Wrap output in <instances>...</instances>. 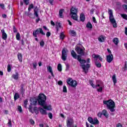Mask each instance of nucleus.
<instances>
[{
    "mask_svg": "<svg viewBox=\"0 0 127 127\" xmlns=\"http://www.w3.org/2000/svg\"><path fill=\"white\" fill-rule=\"evenodd\" d=\"M7 71L8 72H10V71H11V66H10V64H8L7 65Z\"/></svg>",
    "mask_w": 127,
    "mask_h": 127,
    "instance_id": "79ce46f5",
    "label": "nucleus"
},
{
    "mask_svg": "<svg viewBox=\"0 0 127 127\" xmlns=\"http://www.w3.org/2000/svg\"><path fill=\"white\" fill-rule=\"evenodd\" d=\"M2 38L3 40H6V38H7V35H6V33L2 34Z\"/></svg>",
    "mask_w": 127,
    "mask_h": 127,
    "instance_id": "7c9ffc66",
    "label": "nucleus"
},
{
    "mask_svg": "<svg viewBox=\"0 0 127 127\" xmlns=\"http://www.w3.org/2000/svg\"><path fill=\"white\" fill-rule=\"evenodd\" d=\"M48 116H49V118L51 119V120H52V118H53V115H52V113H49L48 114Z\"/></svg>",
    "mask_w": 127,
    "mask_h": 127,
    "instance_id": "49530a36",
    "label": "nucleus"
},
{
    "mask_svg": "<svg viewBox=\"0 0 127 127\" xmlns=\"http://www.w3.org/2000/svg\"><path fill=\"white\" fill-rule=\"evenodd\" d=\"M30 104L29 106V111L32 114L34 112L32 110V106H37V102L39 106H44L46 103V96L44 94H40L38 96V99L36 97H33L30 99Z\"/></svg>",
    "mask_w": 127,
    "mask_h": 127,
    "instance_id": "f03ea898",
    "label": "nucleus"
},
{
    "mask_svg": "<svg viewBox=\"0 0 127 127\" xmlns=\"http://www.w3.org/2000/svg\"><path fill=\"white\" fill-rule=\"evenodd\" d=\"M0 6L2 9H4V4H0Z\"/></svg>",
    "mask_w": 127,
    "mask_h": 127,
    "instance_id": "5fc2aeb1",
    "label": "nucleus"
},
{
    "mask_svg": "<svg viewBox=\"0 0 127 127\" xmlns=\"http://www.w3.org/2000/svg\"><path fill=\"white\" fill-rule=\"evenodd\" d=\"M87 120L90 124L92 125H99V120H98L97 118H94L93 119L92 117H89Z\"/></svg>",
    "mask_w": 127,
    "mask_h": 127,
    "instance_id": "6e6552de",
    "label": "nucleus"
},
{
    "mask_svg": "<svg viewBox=\"0 0 127 127\" xmlns=\"http://www.w3.org/2000/svg\"><path fill=\"white\" fill-rule=\"evenodd\" d=\"M58 85H59L60 86H62V85H63V82H62V81L60 80L58 82Z\"/></svg>",
    "mask_w": 127,
    "mask_h": 127,
    "instance_id": "3c124183",
    "label": "nucleus"
},
{
    "mask_svg": "<svg viewBox=\"0 0 127 127\" xmlns=\"http://www.w3.org/2000/svg\"><path fill=\"white\" fill-rule=\"evenodd\" d=\"M100 83H101V81L100 80L96 81V84H97V85H95V86H96V88L97 87H100Z\"/></svg>",
    "mask_w": 127,
    "mask_h": 127,
    "instance_id": "c03bdc74",
    "label": "nucleus"
},
{
    "mask_svg": "<svg viewBox=\"0 0 127 127\" xmlns=\"http://www.w3.org/2000/svg\"><path fill=\"white\" fill-rule=\"evenodd\" d=\"M75 50L77 52V54H79V55H77V60L78 62L80 63V67H81L85 73H88L89 68L91 67V64H85L86 63V60L81 59V56H85V52L84 51V49L81 48L80 47L76 46Z\"/></svg>",
    "mask_w": 127,
    "mask_h": 127,
    "instance_id": "f257e3e1",
    "label": "nucleus"
},
{
    "mask_svg": "<svg viewBox=\"0 0 127 127\" xmlns=\"http://www.w3.org/2000/svg\"><path fill=\"white\" fill-rule=\"evenodd\" d=\"M70 34L72 35V36H76V35H77L76 31H75L74 30H70Z\"/></svg>",
    "mask_w": 127,
    "mask_h": 127,
    "instance_id": "a878e982",
    "label": "nucleus"
},
{
    "mask_svg": "<svg viewBox=\"0 0 127 127\" xmlns=\"http://www.w3.org/2000/svg\"><path fill=\"white\" fill-rule=\"evenodd\" d=\"M23 87H24L23 84H21L20 91H21V93L22 94V95H23V94H24V92L25 91V90L24 89Z\"/></svg>",
    "mask_w": 127,
    "mask_h": 127,
    "instance_id": "cd10ccee",
    "label": "nucleus"
},
{
    "mask_svg": "<svg viewBox=\"0 0 127 127\" xmlns=\"http://www.w3.org/2000/svg\"><path fill=\"white\" fill-rule=\"evenodd\" d=\"M34 15L36 17H39V16L38 15V8H37V6L35 7Z\"/></svg>",
    "mask_w": 127,
    "mask_h": 127,
    "instance_id": "4468645a",
    "label": "nucleus"
},
{
    "mask_svg": "<svg viewBox=\"0 0 127 127\" xmlns=\"http://www.w3.org/2000/svg\"><path fill=\"white\" fill-rule=\"evenodd\" d=\"M39 108H37V107H35L33 109L34 112H35L36 115H38L39 114Z\"/></svg>",
    "mask_w": 127,
    "mask_h": 127,
    "instance_id": "4be33fe9",
    "label": "nucleus"
},
{
    "mask_svg": "<svg viewBox=\"0 0 127 127\" xmlns=\"http://www.w3.org/2000/svg\"><path fill=\"white\" fill-rule=\"evenodd\" d=\"M23 2L26 5H28L29 4V0H23Z\"/></svg>",
    "mask_w": 127,
    "mask_h": 127,
    "instance_id": "4c0bfd02",
    "label": "nucleus"
},
{
    "mask_svg": "<svg viewBox=\"0 0 127 127\" xmlns=\"http://www.w3.org/2000/svg\"><path fill=\"white\" fill-rule=\"evenodd\" d=\"M29 7L30 8H33L34 7V6H33V4H31L30 5H29Z\"/></svg>",
    "mask_w": 127,
    "mask_h": 127,
    "instance_id": "69168bd1",
    "label": "nucleus"
},
{
    "mask_svg": "<svg viewBox=\"0 0 127 127\" xmlns=\"http://www.w3.org/2000/svg\"><path fill=\"white\" fill-rule=\"evenodd\" d=\"M63 92L64 93H67V88L66 87V86H65V85H64L63 87Z\"/></svg>",
    "mask_w": 127,
    "mask_h": 127,
    "instance_id": "ea45409f",
    "label": "nucleus"
},
{
    "mask_svg": "<svg viewBox=\"0 0 127 127\" xmlns=\"http://www.w3.org/2000/svg\"><path fill=\"white\" fill-rule=\"evenodd\" d=\"M8 126L9 127H12V125L11 124V121L10 120V119L9 120V121L8 122Z\"/></svg>",
    "mask_w": 127,
    "mask_h": 127,
    "instance_id": "37998d69",
    "label": "nucleus"
},
{
    "mask_svg": "<svg viewBox=\"0 0 127 127\" xmlns=\"http://www.w3.org/2000/svg\"><path fill=\"white\" fill-rule=\"evenodd\" d=\"M56 23H57L58 27H60V28H61L62 27V26H61V23L59 22V23H58V22H56Z\"/></svg>",
    "mask_w": 127,
    "mask_h": 127,
    "instance_id": "6e6d98bb",
    "label": "nucleus"
},
{
    "mask_svg": "<svg viewBox=\"0 0 127 127\" xmlns=\"http://www.w3.org/2000/svg\"><path fill=\"white\" fill-rule=\"evenodd\" d=\"M85 14L84 13H81L80 15V21H82V22H84L85 21Z\"/></svg>",
    "mask_w": 127,
    "mask_h": 127,
    "instance_id": "6ab92c4d",
    "label": "nucleus"
},
{
    "mask_svg": "<svg viewBox=\"0 0 127 127\" xmlns=\"http://www.w3.org/2000/svg\"><path fill=\"white\" fill-rule=\"evenodd\" d=\"M47 70L49 73L51 72L52 71V67L51 66H49L47 67Z\"/></svg>",
    "mask_w": 127,
    "mask_h": 127,
    "instance_id": "e433bc0d",
    "label": "nucleus"
},
{
    "mask_svg": "<svg viewBox=\"0 0 127 127\" xmlns=\"http://www.w3.org/2000/svg\"><path fill=\"white\" fill-rule=\"evenodd\" d=\"M40 33L42 35H45V33L43 32L42 28H38L33 32V35L34 37H37V34Z\"/></svg>",
    "mask_w": 127,
    "mask_h": 127,
    "instance_id": "0eeeda50",
    "label": "nucleus"
},
{
    "mask_svg": "<svg viewBox=\"0 0 127 127\" xmlns=\"http://www.w3.org/2000/svg\"><path fill=\"white\" fill-rule=\"evenodd\" d=\"M74 119L73 118H70L66 121V126L67 127H77L75 125L74 126Z\"/></svg>",
    "mask_w": 127,
    "mask_h": 127,
    "instance_id": "9d476101",
    "label": "nucleus"
},
{
    "mask_svg": "<svg viewBox=\"0 0 127 127\" xmlns=\"http://www.w3.org/2000/svg\"><path fill=\"white\" fill-rule=\"evenodd\" d=\"M102 115H103V116H104V117H106L107 119L108 118H109V114H108V111H107V110H103L102 111Z\"/></svg>",
    "mask_w": 127,
    "mask_h": 127,
    "instance_id": "f3484780",
    "label": "nucleus"
},
{
    "mask_svg": "<svg viewBox=\"0 0 127 127\" xmlns=\"http://www.w3.org/2000/svg\"><path fill=\"white\" fill-rule=\"evenodd\" d=\"M33 66L34 69H36V66H37V63L36 62H34L33 63Z\"/></svg>",
    "mask_w": 127,
    "mask_h": 127,
    "instance_id": "de8ad7c7",
    "label": "nucleus"
},
{
    "mask_svg": "<svg viewBox=\"0 0 127 127\" xmlns=\"http://www.w3.org/2000/svg\"><path fill=\"white\" fill-rule=\"evenodd\" d=\"M13 32H14V33H16V32H17V30L15 28V26H13Z\"/></svg>",
    "mask_w": 127,
    "mask_h": 127,
    "instance_id": "8fccbe9b",
    "label": "nucleus"
},
{
    "mask_svg": "<svg viewBox=\"0 0 127 127\" xmlns=\"http://www.w3.org/2000/svg\"><path fill=\"white\" fill-rule=\"evenodd\" d=\"M125 34L127 36V27H125Z\"/></svg>",
    "mask_w": 127,
    "mask_h": 127,
    "instance_id": "774afa93",
    "label": "nucleus"
},
{
    "mask_svg": "<svg viewBox=\"0 0 127 127\" xmlns=\"http://www.w3.org/2000/svg\"><path fill=\"white\" fill-rule=\"evenodd\" d=\"M113 43L115 44V45H118L119 44V38H114L113 40Z\"/></svg>",
    "mask_w": 127,
    "mask_h": 127,
    "instance_id": "412c9836",
    "label": "nucleus"
},
{
    "mask_svg": "<svg viewBox=\"0 0 127 127\" xmlns=\"http://www.w3.org/2000/svg\"><path fill=\"white\" fill-rule=\"evenodd\" d=\"M94 11H95V9L92 8L90 10V13L91 14H93V13H94Z\"/></svg>",
    "mask_w": 127,
    "mask_h": 127,
    "instance_id": "e2e57ef3",
    "label": "nucleus"
},
{
    "mask_svg": "<svg viewBox=\"0 0 127 127\" xmlns=\"http://www.w3.org/2000/svg\"><path fill=\"white\" fill-rule=\"evenodd\" d=\"M39 110L40 111V113L41 114V115H47L46 110H44V109H43V108H41V107H39Z\"/></svg>",
    "mask_w": 127,
    "mask_h": 127,
    "instance_id": "f8f14e48",
    "label": "nucleus"
},
{
    "mask_svg": "<svg viewBox=\"0 0 127 127\" xmlns=\"http://www.w3.org/2000/svg\"><path fill=\"white\" fill-rule=\"evenodd\" d=\"M121 16L123 17L124 19H126L127 20V15L126 14H121Z\"/></svg>",
    "mask_w": 127,
    "mask_h": 127,
    "instance_id": "f704fd0d",
    "label": "nucleus"
},
{
    "mask_svg": "<svg viewBox=\"0 0 127 127\" xmlns=\"http://www.w3.org/2000/svg\"><path fill=\"white\" fill-rule=\"evenodd\" d=\"M60 37L61 39H62L63 40V39H64V38L65 37V36L64 35V32H62L61 33V34L60 35Z\"/></svg>",
    "mask_w": 127,
    "mask_h": 127,
    "instance_id": "473e14b6",
    "label": "nucleus"
},
{
    "mask_svg": "<svg viewBox=\"0 0 127 127\" xmlns=\"http://www.w3.org/2000/svg\"><path fill=\"white\" fill-rule=\"evenodd\" d=\"M25 14L26 15H32V13H29L28 12H25Z\"/></svg>",
    "mask_w": 127,
    "mask_h": 127,
    "instance_id": "13d9d810",
    "label": "nucleus"
},
{
    "mask_svg": "<svg viewBox=\"0 0 127 127\" xmlns=\"http://www.w3.org/2000/svg\"><path fill=\"white\" fill-rule=\"evenodd\" d=\"M98 40L100 42H104L105 41V37L103 36H101L100 38H98Z\"/></svg>",
    "mask_w": 127,
    "mask_h": 127,
    "instance_id": "393cba45",
    "label": "nucleus"
},
{
    "mask_svg": "<svg viewBox=\"0 0 127 127\" xmlns=\"http://www.w3.org/2000/svg\"><path fill=\"white\" fill-rule=\"evenodd\" d=\"M28 103V100H27V99H26L24 101V108H25L26 109V108H27V104Z\"/></svg>",
    "mask_w": 127,
    "mask_h": 127,
    "instance_id": "72a5a7b5",
    "label": "nucleus"
},
{
    "mask_svg": "<svg viewBox=\"0 0 127 127\" xmlns=\"http://www.w3.org/2000/svg\"><path fill=\"white\" fill-rule=\"evenodd\" d=\"M71 55L73 57V58H74V59H77V57H78V56H77V54H76V52H75V51L74 50L71 51Z\"/></svg>",
    "mask_w": 127,
    "mask_h": 127,
    "instance_id": "ddd939ff",
    "label": "nucleus"
},
{
    "mask_svg": "<svg viewBox=\"0 0 127 127\" xmlns=\"http://www.w3.org/2000/svg\"><path fill=\"white\" fill-rule=\"evenodd\" d=\"M94 55V58H95V59L99 58V57H100L99 55Z\"/></svg>",
    "mask_w": 127,
    "mask_h": 127,
    "instance_id": "338daca9",
    "label": "nucleus"
},
{
    "mask_svg": "<svg viewBox=\"0 0 127 127\" xmlns=\"http://www.w3.org/2000/svg\"><path fill=\"white\" fill-rule=\"evenodd\" d=\"M103 104L107 106L108 110H109L112 113H114V112L116 111V109H115V108H116V104L112 100L110 99L107 101H103Z\"/></svg>",
    "mask_w": 127,
    "mask_h": 127,
    "instance_id": "7ed1b4c3",
    "label": "nucleus"
},
{
    "mask_svg": "<svg viewBox=\"0 0 127 127\" xmlns=\"http://www.w3.org/2000/svg\"><path fill=\"white\" fill-rule=\"evenodd\" d=\"M40 20V18L39 17H37V19H36V22L38 23L39 21Z\"/></svg>",
    "mask_w": 127,
    "mask_h": 127,
    "instance_id": "0e129e2a",
    "label": "nucleus"
},
{
    "mask_svg": "<svg viewBox=\"0 0 127 127\" xmlns=\"http://www.w3.org/2000/svg\"><path fill=\"white\" fill-rule=\"evenodd\" d=\"M106 61L108 63H111L114 60V56L113 54H110L107 56Z\"/></svg>",
    "mask_w": 127,
    "mask_h": 127,
    "instance_id": "9b49d317",
    "label": "nucleus"
},
{
    "mask_svg": "<svg viewBox=\"0 0 127 127\" xmlns=\"http://www.w3.org/2000/svg\"><path fill=\"white\" fill-rule=\"evenodd\" d=\"M30 123L31 125H34V121L32 119L30 120Z\"/></svg>",
    "mask_w": 127,
    "mask_h": 127,
    "instance_id": "bf43d9fd",
    "label": "nucleus"
},
{
    "mask_svg": "<svg viewBox=\"0 0 127 127\" xmlns=\"http://www.w3.org/2000/svg\"><path fill=\"white\" fill-rule=\"evenodd\" d=\"M66 71H67V70H69V68L70 67V65L68 64H66Z\"/></svg>",
    "mask_w": 127,
    "mask_h": 127,
    "instance_id": "4d7b16f0",
    "label": "nucleus"
},
{
    "mask_svg": "<svg viewBox=\"0 0 127 127\" xmlns=\"http://www.w3.org/2000/svg\"><path fill=\"white\" fill-rule=\"evenodd\" d=\"M50 35H51V33H50V32H47L46 33L47 37H49Z\"/></svg>",
    "mask_w": 127,
    "mask_h": 127,
    "instance_id": "864d4df0",
    "label": "nucleus"
},
{
    "mask_svg": "<svg viewBox=\"0 0 127 127\" xmlns=\"http://www.w3.org/2000/svg\"><path fill=\"white\" fill-rule=\"evenodd\" d=\"M18 76H19L18 72H16L15 74L12 75V77L14 80H18Z\"/></svg>",
    "mask_w": 127,
    "mask_h": 127,
    "instance_id": "aec40b11",
    "label": "nucleus"
},
{
    "mask_svg": "<svg viewBox=\"0 0 127 127\" xmlns=\"http://www.w3.org/2000/svg\"><path fill=\"white\" fill-rule=\"evenodd\" d=\"M108 13L109 14V20L112 24H113V27L116 28L117 27V22H116V20L114 18V15H113V10L111 9H109Z\"/></svg>",
    "mask_w": 127,
    "mask_h": 127,
    "instance_id": "39448f33",
    "label": "nucleus"
},
{
    "mask_svg": "<svg viewBox=\"0 0 127 127\" xmlns=\"http://www.w3.org/2000/svg\"><path fill=\"white\" fill-rule=\"evenodd\" d=\"M66 82L72 88H75L77 86L78 83H77V81L73 80L72 78H69L66 80Z\"/></svg>",
    "mask_w": 127,
    "mask_h": 127,
    "instance_id": "423d86ee",
    "label": "nucleus"
},
{
    "mask_svg": "<svg viewBox=\"0 0 127 127\" xmlns=\"http://www.w3.org/2000/svg\"><path fill=\"white\" fill-rule=\"evenodd\" d=\"M86 27L87 28H89V29H92V28H93V26L90 22H88L86 24Z\"/></svg>",
    "mask_w": 127,
    "mask_h": 127,
    "instance_id": "b1692460",
    "label": "nucleus"
},
{
    "mask_svg": "<svg viewBox=\"0 0 127 127\" xmlns=\"http://www.w3.org/2000/svg\"><path fill=\"white\" fill-rule=\"evenodd\" d=\"M102 91H103L102 87H100L99 89H97V91L99 92V93L102 92Z\"/></svg>",
    "mask_w": 127,
    "mask_h": 127,
    "instance_id": "09e8293b",
    "label": "nucleus"
},
{
    "mask_svg": "<svg viewBox=\"0 0 127 127\" xmlns=\"http://www.w3.org/2000/svg\"><path fill=\"white\" fill-rule=\"evenodd\" d=\"M124 70H127V62H125V65L124 66Z\"/></svg>",
    "mask_w": 127,
    "mask_h": 127,
    "instance_id": "680f3d73",
    "label": "nucleus"
},
{
    "mask_svg": "<svg viewBox=\"0 0 127 127\" xmlns=\"http://www.w3.org/2000/svg\"><path fill=\"white\" fill-rule=\"evenodd\" d=\"M16 38L17 40H20V35L19 34V33H17L16 35Z\"/></svg>",
    "mask_w": 127,
    "mask_h": 127,
    "instance_id": "c9c22d12",
    "label": "nucleus"
},
{
    "mask_svg": "<svg viewBox=\"0 0 127 127\" xmlns=\"http://www.w3.org/2000/svg\"><path fill=\"white\" fill-rule=\"evenodd\" d=\"M95 65L97 67H98V68H101V67H102L101 63H99L98 62H95Z\"/></svg>",
    "mask_w": 127,
    "mask_h": 127,
    "instance_id": "c756f323",
    "label": "nucleus"
},
{
    "mask_svg": "<svg viewBox=\"0 0 127 127\" xmlns=\"http://www.w3.org/2000/svg\"><path fill=\"white\" fill-rule=\"evenodd\" d=\"M17 57H18V60L20 62H22V55L20 53H18L17 55Z\"/></svg>",
    "mask_w": 127,
    "mask_h": 127,
    "instance_id": "5701e85b",
    "label": "nucleus"
},
{
    "mask_svg": "<svg viewBox=\"0 0 127 127\" xmlns=\"http://www.w3.org/2000/svg\"><path fill=\"white\" fill-rule=\"evenodd\" d=\"M89 83L91 85V86H92V87L93 88H94V89H96V88H97V86H95L94 85V83L93 82V81L92 80H89Z\"/></svg>",
    "mask_w": 127,
    "mask_h": 127,
    "instance_id": "2f4dec72",
    "label": "nucleus"
},
{
    "mask_svg": "<svg viewBox=\"0 0 127 127\" xmlns=\"http://www.w3.org/2000/svg\"><path fill=\"white\" fill-rule=\"evenodd\" d=\"M97 116L98 117H99V118H102V116H103V114L102 113V112H99L98 113Z\"/></svg>",
    "mask_w": 127,
    "mask_h": 127,
    "instance_id": "603ef678",
    "label": "nucleus"
},
{
    "mask_svg": "<svg viewBox=\"0 0 127 127\" xmlns=\"http://www.w3.org/2000/svg\"><path fill=\"white\" fill-rule=\"evenodd\" d=\"M58 70L60 72H61L62 71V65H61V64H59L58 65Z\"/></svg>",
    "mask_w": 127,
    "mask_h": 127,
    "instance_id": "c85d7f7f",
    "label": "nucleus"
},
{
    "mask_svg": "<svg viewBox=\"0 0 127 127\" xmlns=\"http://www.w3.org/2000/svg\"><path fill=\"white\" fill-rule=\"evenodd\" d=\"M44 44H45V43H44V41H43V40H42L40 42V46H41V47H43V46H44Z\"/></svg>",
    "mask_w": 127,
    "mask_h": 127,
    "instance_id": "58836bf2",
    "label": "nucleus"
},
{
    "mask_svg": "<svg viewBox=\"0 0 127 127\" xmlns=\"http://www.w3.org/2000/svg\"><path fill=\"white\" fill-rule=\"evenodd\" d=\"M70 15H71V18L76 21H78V15H77V13H78V9L72 6L70 8Z\"/></svg>",
    "mask_w": 127,
    "mask_h": 127,
    "instance_id": "20e7f679",
    "label": "nucleus"
},
{
    "mask_svg": "<svg viewBox=\"0 0 127 127\" xmlns=\"http://www.w3.org/2000/svg\"><path fill=\"white\" fill-rule=\"evenodd\" d=\"M62 59L63 61H66L67 59V49L64 48L62 52Z\"/></svg>",
    "mask_w": 127,
    "mask_h": 127,
    "instance_id": "1a4fd4ad",
    "label": "nucleus"
},
{
    "mask_svg": "<svg viewBox=\"0 0 127 127\" xmlns=\"http://www.w3.org/2000/svg\"><path fill=\"white\" fill-rule=\"evenodd\" d=\"M123 7L125 11L127 12V4H124L123 5Z\"/></svg>",
    "mask_w": 127,
    "mask_h": 127,
    "instance_id": "a19ab883",
    "label": "nucleus"
},
{
    "mask_svg": "<svg viewBox=\"0 0 127 127\" xmlns=\"http://www.w3.org/2000/svg\"><path fill=\"white\" fill-rule=\"evenodd\" d=\"M18 110L19 111V113H22V109L21 108V106H18Z\"/></svg>",
    "mask_w": 127,
    "mask_h": 127,
    "instance_id": "a18cd8bd",
    "label": "nucleus"
},
{
    "mask_svg": "<svg viewBox=\"0 0 127 127\" xmlns=\"http://www.w3.org/2000/svg\"><path fill=\"white\" fill-rule=\"evenodd\" d=\"M19 98V94L18 93H16L14 96V101H16L17 99Z\"/></svg>",
    "mask_w": 127,
    "mask_h": 127,
    "instance_id": "bb28decb",
    "label": "nucleus"
},
{
    "mask_svg": "<svg viewBox=\"0 0 127 127\" xmlns=\"http://www.w3.org/2000/svg\"><path fill=\"white\" fill-rule=\"evenodd\" d=\"M92 20L94 23H97V21L96 20V18H95V17H92Z\"/></svg>",
    "mask_w": 127,
    "mask_h": 127,
    "instance_id": "052dcab7",
    "label": "nucleus"
},
{
    "mask_svg": "<svg viewBox=\"0 0 127 127\" xmlns=\"http://www.w3.org/2000/svg\"><path fill=\"white\" fill-rule=\"evenodd\" d=\"M112 80L113 81V83L114 84V85H116V84H117V82H118V80H117V77L116 76V74H114L113 76H112Z\"/></svg>",
    "mask_w": 127,
    "mask_h": 127,
    "instance_id": "a211bd4d",
    "label": "nucleus"
},
{
    "mask_svg": "<svg viewBox=\"0 0 127 127\" xmlns=\"http://www.w3.org/2000/svg\"><path fill=\"white\" fill-rule=\"evenodd\" d=\"M63 12H64V9H61L59 11V14L60 18H63V17H64L63 16Z\"/></svg>",
    "mask_w": 127,
    "mask_h": 127,
    "instance_id": "dca6fc26",
    "label": "nucleus"
},
{
    "mask_svg": "<svg viewBox=\"0 0 127 127\" xmlns=\"http://www.w3.org/2000/svg\"><path fill=\"white\" fill-rule=\"evenodd\" d=\"M41 107H43V109L45 110H47L48 111H52V108H51V105L49 106H45V104L44 106H41Z\"/></svg>",
    "mask_w": 127,
    "mask_h": 127,
    "instance_id": "2eb2a0df",
    "label": "nucleus"
}]
</instances>
